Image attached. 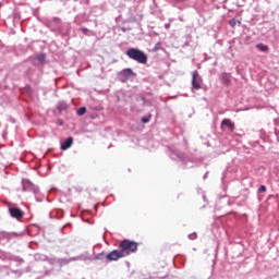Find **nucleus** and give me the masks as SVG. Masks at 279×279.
<instances>
[{"label": "nucleus", "instance_id": "nucleus-1", "mask_svg": "<svg viewBox=\"0 0 279 279\" xmlns=\"http://www.w3.org/2000/svg\"><path fill=\"white\" fill-rule=\"evenodd\" d=\"M138 252V243L131 240H123L119 244V250H113L107 254V260H120L125 258L130 254H136Z\"/></svg>", "mask_w": 279, "mask_h": 279}, {"label": "nucleus", "instance_id": "nucleus-2", "mask_svg": "<svg viewBox=\"0 0 279 279\" xmlns=\"http://www.w3.org/2000/svg\"><path fill=\"white\" fill-rule=\"evenodd\" d=\"M126 56L140 64H147V54L140 49L131 48L126 51Z\"/></svg>", "mask_w": 279, "mask_h": 279}, {"label": "nucleus", "instance_id": "nucleus-3", "mask_svg": "<svg viewBox=\"0 0 279 279\" xmlns=\"http://www.w3.org/2000/svg\"><path fill=\"white\" fill-rule=\"evenodd\" d=\"M132 77H134V71H132V69H125L119 73L120 82H128V80Z\"/></svg>", "mask_w": 279, "mask_h": 279}, {"label": "nucleus", "instance_id": "nucleus-4", "mask_svg": "<svg viewBox=\"0 0 279 279\" xmlns=\"http://www.w3.org/2000/svg\"><path fill=\"white\" fill-rule=\"evenodd\" d=\"M192 86L195 90H199L202 88V78H199V73H197V71L193 72Z\"/></svg>", "mask_w": 279, "mask_h": 279}, {"label": "nucleus", "instance_id": "nucleus-5", "mask_svg": "<svg viewBox=\"0 0 279 279\" xmlns=\"http://www.w3.org/2000/svg\"><path fill=\"white\" fill-rule=\"evenodd\" d=\"M9 213L14 219H23V211L16 207H11Z\"/></svg>", "mask_w": 279, "mask_h": 279}, {"label": "nucleus", "instance_id": "nucleus-6", "mask_svg": "<svg viewBox=\"0 0 279 279\" xmlns=\"http://www.w3.org/2000/svg\"><path fill=\"white\" fill-rule=\"evenodd\" d=\"M73 145V137H69L65 142L61 143L62 151H66V149L71 148Z\"/></svg>", "mask_w": 279, "mask_h": 279}, {"label": "nucleus", "instance_id": "nucleus-7", "mask_svg": "<svg viewBox=\"0 0 279 279\" xmlns=\"http://www.w3.org/2000/svg\"><path fill=\"white\" fill-rule=\"evenodd\" d=\"M221 125L222 128L226 125L231 132H234V122H232L230 119H223Z\"/></svg>", "mask_w": 279, "mask_h": 279}, {"label": "nucleus", "instance_id": "nucleus-8", "mask_svg": "<svg viewBox=\"0 0 279 279\" xmlns=\"http://www.w3.org/2000/svg\"><path fill=\"white\" fill-rule=\"evenodd\" d=\"M108 255L105 253H100L96 255V260H106L107 263H112V260H108Z\"/></svg>", "mask_w": 279, "mask_h": 279}, {"label": "nucleus", "instance_id": "nucleus-9", "mask_svg": "<svg viewBox=\"0 0 279 279\" xmlns=\"http://www.w3.org/2000/svg\"><path fill=\"white\" fill-rule=\"evenodd\" d=\"M257 49L259 50V51H269V47H267L266 45H264V44H257Z\"/></svg>", "mask_w": 279, "mask_h": 279}, {"label": "nucleus", "instance_id": "nucleus-10", "mask_svg": "<svg viewBox=\"0 0 279 279\" xmlns=\"http://www.w3.org/2000/svg\"><path fill=\"white\" fill-rule=\"evenodd\" d=\"M236 23H239V25H241V21L240 20H235V19H232L229 21V25L230 27H236Z\"/></svg>", "mask_w": 279, "mask_h": 279}, {"label": "nucleus", "instance_id": "nucleus-11", "mask_svg": "<svg viewBox=\"0 0 279 279\" xmlns=\"http://www.w3.org/2000/svg\"><path fill=\"white\" fill-rule=\"evenodd\" d=\"M77 114H78V117H84V114H86V107H81L77 110Z\"/></svg>", "mask_w": 279, "mask_h": 279}, {"label": "nucleus", "instance_id": "nucleus-12", "mask_svg": "<svg viewBox=\"0 0 279 279\" xmlns=\"http://www.w3.org/2000/svg\"><path fill=\"white\" fill-rule=\"evenodd\" d=\"M266 192H267V187L265 185L259 186L258 193H266Z\"/></svg>", "mask_w": 279, "mask_h": 279}, {"label": "nucleus", "instance_id": "nucleus-13", "mask_svg": "<svg viewBox=\"0 0 279 279\" xmlns=\"http://www.w3.org/2000/svg\"><path fill=\"white\" fill-rule=\"evenodd\" d=\"M142 123H149V118H143Z\"/></svg>", "mask_w": 279, "mask_h": 279}, {"label": "nucleus", "instance_id": "nucleus-14", "mask_svg": "<svg viewBox=\"0 0 279 279\" xmlns=\"http://www.w3.org/2000/svg\"><path fill=\"white\" fill-rule=\"evenodd\" d=\"M230 83V78H225V84H229Z\"/></svg>", "mask_w": 279, "mask_h": 279}, {"label": "nucleus", "instance_id": "nucleus-15", "mask_svg": "<svg viewBox=\"0 0 279 279\" xmlns=\"http://www.w3.org/2000/svg\"><path fill=\"white\" fill-rule=\"evenodd\" d=\"M190 236H191V239H196L197 234H192Z\"/></svg>", "mask_w": 279, "mask_h": 279}, {"label": "nucleus", "instance_id": "nucleus-16", "mask_svg": "<svg viewBox=\"0 0 279 279\" xmlns=\"http://www.w3.org/2000/svg\"><path fill=\"white\" fill-rule=\"evenodd\" d=\"M56 21H60V19H56Z\"/></svg>", "mask_w": 279, "mask_h": 279}]
</instances>
